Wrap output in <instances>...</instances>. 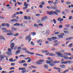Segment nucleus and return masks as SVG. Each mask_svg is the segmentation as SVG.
Returning <instances> with one entry per match:
<instances>
[{
    "label": "nucleus",
    "instance_id": "52",
    "mask_svg": "<svg viewBox=\"0 0 73 73\" xmlns=\"http://www.w3.org/2000/svg\"><path fill=\"white\" fill-rule=\"evenodd\" d=\"M64 33H65L68 34L69 33V31H64Z\"/></svg>",
    "mask_w": 73,
    "mask_h": 73
},
{
    "label": "nucleus",
    "instance_id": "38",
    "mask_svg": "<svg viewBox=\"0 0 73 73\" xmlns=\"http://www.w3.org/2000/svg\"><path fill=\"white\" fill-rule=\"evenodd\" d=\"M69 69H67L66 70H65V71H64L62 72V73H65V72H69Z\"/></svg>",
    "mask_w": 73,
    "mask_h": 73
},
{
    "label": "nucleus",
    "instance_id": "14",
    "mask_svg": "<svg viewBox=\"0 0 73 73\" xmlns=\"http://www.w3.org/2000/svg\"><path fill=\"white\" fill-rule=\"evenodd\" d=\"M60 67V68H66V66L65 65H60L59 66Z\"/></svg>",
    "mask_w": 73,
    "mask_h": 73
},
{
    "label": "nucleus",
    "instance_id": "3",
    "mask_svg": "<svg viewBox=\"0 0 73 73\" xmlns=\"http://www.w3.org/2000/svg\"><path fill=\"white\" fill-rule=\"evenodd\" d=\"M61 56L62 57H64V60H70L71 59L70 57H67L66 55H62Z\"/></svg>",
    "mask_w": 73,
    "mask_h": 73
},
{
    "label": "nucleus",
    "instance_id": "34",
    "mask_svg": "<svg viewBox=\"0 0 73 73\" xmlns=\"http://www.w3.org/2000/svg\"><path fill=\"white\" fill-rule=\"evenodd\" d=\"M54 69L56 70H61V69L60 68H54Z\"/></svg>",
    "mask_w": 73,
    "mask_h": 73
},
{
    "label": "nucleus",
    "instance_id": "43",
    "mask_svg": "<svg viewBox=\"0 0 73 73\" xmlns=\"http://www.w3.org/2000/svg\"><path fill=\"white\" fill-rule=\"evenodd\" d=\"M0 57H1V58H4V56L3 55H1L0 56Z\"/></svg>",
    "mask_w": 73,
    "mask_h": 73
},
{
    "label": "nucleus",
    "instance_id": "12",
    "mask_svg": "<svg viewBox=\"0 0 73 73\" xmlns=\"http://www.w3.org/2000/svg\"><path fill=\"white\" fill-rule=\"evenodd\" d=\"M53 62V60H50V61H49V60H47L46 61V63H47V64H50V62Z\"/></svg>",
    "mask_w": 73,
    "mask_h": 73
},
{
    "label": "nucleus",
    "instance_id": "1",
    "mask_svg": "<svg viewBox=\"0 0 73 73\" xmlns=\"http://www.w3.org/2000/svg\"><path fill=\"white\" fill-rule=\"evenodd\" d=\"M55 11H56V12L55 11H50V12H48L47 14H48V15H52V14H55V15H58V13H60L61 10L57 9L55 10Z\"/></svg>",
    "mask_w": 73,
    "mask_h": 73
},
{
    "label": "nucleus",
    "instance_id": "44",
    "mask_svg": "<svg viewBox=\"0 0 73 73\" xmlns=\"http://www.w3.org/2000/svg\"><path fill=\"white\" fill-rule=\"evenodd\" d=\"M26 71L27 70H23L21 72L22 73H25Z\"/></svg>",
    "mask_w": 73,
    "mask_h": 73
},
{
    "label": "nucleus",
    "instance_id": "59",
    "mask_svg": "<svg viewBox=\"0 0 73 73\" xmlns=\"http://www.w3.org/2000/svg\"><path fill=\"white\" fill-rule=\"evenodd\" d=\"M22 49L23 50H27V48L26 47H24L23 49Z\"/></svg>",
    "mask_w": 73,
    "mask_h": 73
},
{
    "label": "nucleus",
    "instance_id": "51",
    "mask_svg": "<svg viewBox=\"0 0 73 73\" xmlns=\"http://www.w3.org/2000/svg\"><path fill=\"white\" fill-rule=\"evenodd\" d=\"M62 13L64 15H65V12L64 11H62Z\"/></svg>",
    "mask_w": 73,
    "mask_h": 73
},
{
    "label": "nucleus",
    "instance_id": "61",
    "mask_svg": "<svg viewBox=\"0 0 73 73\" xmlns=\"http://www.w3.org/2000/svg\"><path fill=\"white\" fill-rule=\"evenodd\" d=\"M8 51H9V52H12V51L11 50V49L10 48H9L8 49Z\"/></svg>",
    "mask_w": 73,
    "mask_h": 73
},
{
    "label": "nucleus",
    "instance_id": "40",
    "mask_svg": "<svg viewBox=\"0 0 73 73\" xmlns=\"http://www.w3.org/2000/svg\"><path fill=\"white\" fill-rule=\"evenodd\" d=\"M23 65L24 66H25V67H27V64L24 63L23 64Z\"/></svg>",
    "mask_w": 73,
    "mask_h": 73
},
{
    "label": "nucleus",
    "instance_id": "64",
    "mask_svg": "<svg viewBox=\"0 0 73 73\" xmlns=\"http://www.w3.org/2000/svg\"><path fill=\"white\" fill-rule=\"evenodd\" d=\"M31 62V59H29L27 61L28 62Z\"/></svg>",
    "mask_w": 73,
    "mask_h": 73
},
{
    "label": "nucleus",
    "instance_id": "23",
    "mask_svg": "<svg viewBox=\"0 0 73 73\" xmlns=\"http://www.w3.org/2000/svg\"><path fill=\"white\" fill-rule=\"evenodd\" d=\"M27 3V2H25L24 3V5L26 7H28V4L27 3L26 5V4Z\"/></svg>",
    "mask_w": 73,
    "mask_h": 73
},
{
    "label": "nucleus",
    "instance_id": "32",
    "mask_svg": "<svg viewBox=\"0 0 73 73\" xmlns=\"http://www.w3.org/2000/svg\"><path fill=\"white\" fill-rule=\"evenodd\" d=\"M17 29V28H13L12 29V30L14 31H16Z\"/></svg>",
    "mask_w": 73,
    "mask_h": 73
},
{
    "label": "nucleus",
    "instance_id": "8",
    "mask_svg": "<svg viewBox=\"0 0 73 73\" xmlns=\"http://www.w3.org/2000/svg\"><path fill=\"white\" fill-rule=\"evenodd\" d=\"M1 30H2L3 31H3V32L4 33H6L7 32V28L5 27H3L1 29Z\"/></svg>",
    "mask_w": 73,
    "mask_h": 73
},
{
    "label": "nucleus",
    "instance_id": "54",
    "mask_svg": "<svg viewBox=\"0 0 73 73\" xmlns=\"http://www.w3.org/2000/svg\"><path fill=\"white\" fill-rule=\"evenodd\" d=\"M73 19V17L72 16H70L69 17V20H71V19Z\"/></svg>",
    "mask_w": 73,
    "mask_h": 73
},
{
    "label": "nucleus",
    "instance_id": "47",
    "mask_svg": "<svg viewBox=\"0 0 73 73\" xmlns=\"http://www.w3.org/2000/svg\"><path fill=\"white\" fill-rule=\"evenodd\" d=\"M39 26H41L42 27H43L44 25L42 24V23H40L38 25Z\"/></svg>",
    "mask_w": 73,
    "mask_h": 73
},
{
    "label": "nucleus",
    "instance_id": "31",
    "mask_svg": "<svg viewBox=\"0 0 73 73\" xmlns=\"http://www.w3.org/2000/svg\"><path fill=\"white\" fill-rule=\"evenodd\" d=\"M31 34L33 36H35V35H36V33L35 32H33V33H31Z\"/></svg>",
    "mask_w": 73,
    "mask_h": 73
},
{
    "label": "nucleus",
    "instance_id": "37",
    "mask_svg": "<svg viewBox=\"0 0 73 73\" xmlns=\"http://www.w3.org/2000/svg\"><path fill=\"white\" fill-rule=\"evenodd\" d=\"M65 27L66 28H69L70 27V25H66Z\"/></svg>",
    "mask_w": 73,
    "mask_h": 73
},
{
    "label": "nucleus",
    "instance_id": "49",
    "mask_svg": "<svg viewBox=\"0 0 73 73\" xmlns=\"http://www.w3.org/2000/svg\"><path fill=\"white\" fill-rule=\"evenodd\" d=\"M26 62V61L25 60H22L21 61V63L22 64H23V63H24L25 62Z\"/></svg>",
    "mask_w": 73,
    "mask_h": 73
},
{
    "label": "nucleus",
    "instance_id": "16",
    "mask_svg": "<svg viewBox=\"0 0 73 73\" xmlns=\"http://www.w3.org/2000/svg\"><path fill=\"white\" fill-rule=\"evenodd\" d=\"M72 62L70 60H67L66 61V64H71V63H72Z\"/></svg>",
    "mask_w": 73,
    "mask_h": 73
},
{
    "label": "nucleus",
    "instance_id": "5",
    "mask_svg": "<svg viewBox=\"0 0 73 73\" xmlns=\"http://www.w3.org/2000/svg\"><path fill=\"white\" fill-rule=\"evenodd\" d=\"M31 39H32L31 38H30V36H29V35L27 36L26 37V40H28V42H31Z\"/></svg>",
    "mask_w": 73,
    "mask_h": 73
},
{
    "label": "nucleus",
    "instance_id": "50",
    "mask_svg": "<svg viewBox=\"0 0 73 73\" xmlns=\"http://www.w3.org/2000/svg\"><path fill=\"white\" fill-rule=\"evenodd\" d=\"M72 45H73V44L71 43L69 45H68V47H70V48L72 47Z\"/></svg>",
    "mask_w": 73,
    "mask_h": 73
},
{
    "label": "nucleus",
    "instance_id": "30",
    "mask_svg": "<svg viewBox=\"0 0 73 73\" xmlns=\"http://www.w3.org/2000/svg\"><path fill=\"white\" fill-rule=\"evenodd\" d=\"M48 3L49 4H50L51 3V4H53V0L52 1V2L50 1H49L48 2Z\"/></svg>",
    "mask_w": 73,
    "mask_h": 73
},
{
    "label": "nucleus",
    "instance_id": "20",
    "mask_svg": "<svg viewBox=\"0 0 73 73\" xmlns=\"http://www.w3.org/2000/svg\"><path fill=\"white\" fill-rule=\"evenodd\" d=\"M49 65L50 66H54L55 65L54 63H51V62H50V63Z\"/></svg>",
    "mask_w": 73,
    "mask_h": 73
},
{
    "label": "nucleus",
    "instance_id": "53",
    "mask_svg": "<svg viewBox=\"0 0 73 73\" xmlns=\"http://www.w3.org/2000/svg\"><path fill=\"white\" fill-rule=\"evenodd\" d=\"M5 23H3L1 24V26L2 27H4L5 26Z\"/></svg>",
    "mask_w": 73,
    "mask_h": 73
},
{
    "label": "nucleus",
    "instance_id": "42",
    "mask_svg": "<svg viewBox=\"0 0 73 73\" xmlns=\"http://www.w3.org/2000/svg\"><path fill=\"white\" fill-rule=\"evenodd\" d=\"M52 39V40H54V39H57L56 37H53L51 38Z\"/></svg>",
    "mask_w": 73,
    "mask_h": 73
},
{
    "label": "nucleus",
    "instance_id": "9",
    "mask_svg": "<svg viewBox=\"0 0 73 73\" xmlns=\"http://www.w3.org/2000/svg\"><path fill=\"white\" fill-rule=\"evenodd\" d=\"M35 64H38V65H41L42 64V63L41 62L40 60L39 61H36L35 62Z\"/></svg>",
    "mask_w": 73,
    "mask_h": 73
},
{
    "label": "nucleus",
    "instance_id": "22",
    "mask_svg": "<svg viewBox=\"0 0 73 73\" xmlns=\"http://www.w3.org/2000/svg\"><path fill=\"white\" fill-rule=\"evenodd\" d=\"M0 39L1 40H5V38H4V36H0Z\"/></svg>",
    "mask_w": 73,
    "mask_h": 73
},
{
    "label": "nucleus",
    "instance_id": "29",
    "mask_svg": "<svg viewBox=\"0 0 73 73\" xmlns=\"http://www.w3.org/2000/svg\"><path fill=\"white\" fill-rule=\"evenodd\" d=\"M37 56H41V57H42L43 56V55L41 54H35Z\"/></svg>",
    "mask_w": 73,
    "mask_h": 73
},
{
    "label": "nucleus",
    "instance_id": "7",
    "mask_svg": "<svg viewBox=\"0 0 73 73\" xmlns=\"http://www.w3.org/2000/svg\"><path fill=\"white\" fill-rule=\"evenodd\" d=\"M60 35H58L57 36L59 38H63V36H64V34L61 33L60 34Z\"/></svg>",
    "mask_w": 73,
    "mask_h": 73
},
{
    "label": "nucleus",
    "instance_id": "60",
    "mask_svg": "<svg viewBox=\"0 0 73 73\" xmlns=\"http://www.w3.org/2000/svg\"><path fill=\"white\" fill-rule=\"evenodd\" d=\"M59 33H60V32H56L55 33V35H58V34H59Z\"/></svg>",
    "mask_w": 73,
    "mask_h": 73
},
{
    "label": "nucleus",
    "instance_id": "58",
    "mask_svg": "<svg viewBox=\"0 0 73 73\" xmlns=\"http://www.w3.org/2000/svg\"><path fill=\"white\" fill-rule=\"evenodd\" d=\"M15 69V68L13 67H11L10 68V70H12V69Z\"/></svg>",
    "mask_w": 73,
    "mask_h": 73
},
{
    "label": "nucleus",
    "instance_id": "28",
    "mask_svg": "<svg viewBox=\"0 0 73 73\" xmlns=\"http://www.w3.org/2000/svg\"><path fill=\"white\" fill-rule=\"evenodd\" d=\"M7 54H8V55H9L10 56H11V55H12V52H7Z\"/></svg>",
    "mask_w": 73,
    "mask_h": 73
},
{
    "label": "nucleus",
    "instance_id": "63",
    "mask_svg": "<svg viewBox=\"0 0 73 73\" xmlns=\"http://www.w3.org/2000/svg\"><path fill=\"white\" fill-rule=\"evenodd\" d=\"M69 39L70 40H72V39H73V37L72 36V37H69Z\"/></svg>",
    "mask_w": 73,
    "mask_h": 73
},
{
    "label": "nucleus",
    "instance_id": "21",
    "mask_svg": "<svg viewBox=\"0 0 73 73\" xmlns=\"http://www.w3.org/2000/svg\"><path fill=\"white\" fill-rule=\"evenodd\" d=\"M19 57H23L24 58L25 57H26V56L25 55H24L22 54V55H19Z\"/></svg>",
    "mask_w": 73,
    "mask_h": 73
},
{
    "label": "nucleus",
    "instance_id": "41",
    "mask_svg": "<svg viewBox=\"0 0 73 73\" xmlns=\"http://www.w3.org/2000/svg\"><path fill=\"white\" fill-rule=\"evenodd\" d=\"M61 17L58 18V21L60 22V21H61Z\"/></svg>",
    "mask_w": 73,
    "mask_h": 73
},
{
    "label": "nucleus",
    "instance_id": "18",
    "mask_svg": "<svg viewBox=\"0 0 73 73\" xmlns=\"http://www.w3.org/2000/svg\"><path fill=\"white\" fill-rule=\"evenodd\" d=\"M17 15V14L15 13L11 17L12 18H15L16 17V15Z\"/></svg>",
    "mask_w": 73,
    "mask_h": 73
},
{
    "label": "nucleus",
    "instance_id": "13",
    "mask_svg": "<svg viewBox=\"0 0 73 73\" xmlns=\"http://www.w3.org/2000/svg\"><path fill=\"white\" fill-rule=\"evenodd\" d=\"M50 8L51 9H57V7L52 6H51Z\"/></svg>",
    "mask_w": 73,
    "mask_h": 73
},
{
    "label": "nucleus",
    "instance_id": "62",
    "mask_svg": "<svg viewBox=\"0 0 73 73\" xmlns=\"http://www.w3.org/2000/svg\"><path fill=\"white\" fill-rule=\"evenodd\" d=\"M21 70H25V67L22 68Z\"/></svg>",
    "mask_w": 73,
    "mask_h": 73
},
{
    "label": "nucleus",
    "instance_id": "4",
    "mask_svg": "<svg viewBox=\"0 0 73 73\" xmlns=\"http://www.w3.org/2000/svg\"><path fill=\"white\" fill-rule=\"evenodd\" d=\"M15 44L14 42L11 43L10 44V48L11 49L13 50L14 49V47H15Z\"/></svg>",
    "mask_w": 73,
    "mask_h": 73
},
{
    "label": "nucleus",
    "instance_id": "17",
    "mask_svg": "<svg viewBox=\"0 0 73 73\" xmlns=\"http://www.w3.org/2000/svg\"><path fill=\"white\" fill-rule=\"evenodd\" d=\"M49 55L50 56H56V54H52V53H49Z\"/></svg>",
    "mask_w": 73,
    "mask_h": 73
},
{
    "label": "nucleus",
    "instance_id": "19",
    "mask_svg": "<svg viewBox=\"0 0 73 73\" xmlns=\"http://www.w3.org/2000/svg\"><path fill=\"white\" fill-rule=\"evenodd\" d=\"M20 24L18 23H16L14 25V26H20Z\"/></svg>",
    "mask_w": 73,
    "mask_h": 73
},
{
    "label": "nucleus",
    "instance_id": "33",
    "mask_svg": "<svg viewBox=\"0 0 73 73\" xmlns=\"http://www.w3.org/2000/svg\"><path fill=\"white\" fill-rule=\"evenodd\" d=\"M5 25L6 26V27H7L8 28L9 27V26H10V25L9 24H8V23H6L5 24Z\"/></svg>",
    "mask_w": 73,
    "mask_h": 73
},
{
    "label": "nucleus",
    "instance_id": "35",
    "mask_svg": "<svg viewBox=\"0 0 73 73\" xmlns=\"http://www.w3.org/2000/svg\"><path fill=\"white\" fill-rule=\"evenodd\" d=\"M19 35V33H16L14 36L15 37H16V36H18Z\"/></svg>",
    "mask_w": 73,
    "mask_h": 73
},
{
    "label": "nucleus",
    "instance_id": "36",
    "mask_svg": "<svg viewBox=\"0 0 73 73\" xmlns=\"http://www.w3.org/2000/svg\"><path fill=\"white\" fill-rule=\"evenodd\" d=\"M61 64H66V61H63L61 62Z\"/></svg>",
    "mask_w": 73,
    "mask_h": 73
},
{
    "label": "nucleus",
    "instance_id": "24",
    "mask_svg": "<svg viewBox=\"0 0 73 73\" xmlns=\"http://www.w3.org/2000/svg\"><path fill=\"white\" fill-rule=\"evenodd\" d=\"M54 63V64H57L58 63H60V62L58 61V62H57V61H54V62H52Z\"/></svg>",
    "mask_w": 73,
    "mask_h": 73
},
{
    "label": "nucleus",
    "instance_id": "55",
    "mask_svg": "<svg viewBox=\"0 0 73 73\" xmlns=\"http://www.w3.org/2000/svg\"><path fill=\"white\" fill-rule=\"evenodd\" d=\"M18 47L17 46H16L15 47L14 50H16V49Z\"/></svg>",
    "mask_w": 73,
    "mask_h": 73
},
{
    "label": "nucleus",
    "instance_id": "26",
    "mask_svg": "<svg viewBox=\"0 0 73 73\" xmlns=\"http://www.w3.org/2000/svg\"><path fill=\"white\" fill-rule=\"evenodd\" d=\"M44 67L47 69L48 68V66L47 64H45L44 65Z\"/></svg>",
    "mask_w": 73,
    "mask_h": 73
},
{
    "label": "nucleus",
    "instance_id": "27",
    "mask_svg": "<svg viewBox=\"0 0 73 73\" xmlns=\"http://www.w3.org/2000/svg\"><path fill=\"white\" fill-rule=\"evenodd\" d=\"M58 2H55L53 3V4H54V5H55V6L56 7H57V5H56V4H58Z\"/></svg>",
    "mask_w": 73,
    "mask_h": 73
},
{
    "label": "nucleus",
    "instance_id": "2",
    "mask_svg": "<svg viewBox=\"0 0 73 73\" xmlns=\"http://www.w3.org/2000/svg\"><path fill=\"white\" fill-rule=\"evenodd\" d=\"M12 30H7L6 31V32H9V33H10L7 34V36H14V35H15V34L11 33L12 32Z\"/></svg>",
    "mask_w": 73,
    "mask_h": 73
},
{
    "label": "nucleus",
    "instance_id": "45",
    "mask_svg": "<svg viewBox=\"0 0 73 73\" xmlns=\"http://www.w3.org/2000/svg\"><path fill=\"white\" fill-rule=\"evenodd\" d=\"M20 52V50H19L17 51H16V53L18 54Z\"/></svg>",
    "mask_w": 73,
    "mask_h": 73
},
{
    "label": "nucleus",
    "instance_id": "6",
    "mask_svg": "<svg viewBox=\"0 0 73 73\" xmlns=\"http://www.w3.org/2000/svg\"><path fill=\"white\" fill-rule=\"evenodd\" d=\"M54 42H55V43H56V44H53L52 45V46H57L58 45V42H57V40H54Z\"/></svg>",
    "mask_w": 73,
    "mask_h": 73
},
{
    "label": "nucleus",
    "instance_id": "11",
    "mask_svg": "<svg viewBox=\"0 0 73 73\" xmlns=\"http://www.w3.org/2000/svg\"><path fill=\"white\" fill-rule=\"evenodd\" d=\"M55 53L59 57H61L62 56V54H60V53H59V52H55Z\"/></svg>",
    "mask_w": 73,
    "mask_h": 73
},
{
    "label": "nucleus",
    "instance_id": "15",
    "mask_svg": "<svg viewBox=\"0 0 73 73\" xmlns=\"http://www.w3.org/2000/svg\"><path fill=\"white\" fill-rule=\"evenodd\" d=\"M47 18V16H45L43 17L42 18V19L41 20L42 21H44Z\"/></svg>",
    "mask_w": 73,
    "mask_h": 73
},
{
    "label": "nucleus",
    "instance_id": "48",
    "mask_svg": "<svg viewBox=\"0 0 73 73\" xmlns=\"http://www.w3.org/2000/svg\"><path fill=\"white\" fill-rule=\"evenodd\" d=\"M53 21L54 24H56V20L55 19H54L53 20Z\"/></svg>",
    "mask_w": 73,
    "mask_h": 73
},
{
    "label": "nucleus",
    "instance_id": "25",
    "mask_svg": "<svg viewBox=\"0 0 73 73\" xmlns=\"http://www.w3.org/2000/svg\"><path fill=\"white\" fill-rule=\"evenodd\" d=\"M34 27H36V28H38V25L35 23L34 24Z\"/></svg>",
    "mask_w": 73,
    "mask_h": 73
},
{
    "label": "nucleus",
    "instance_id": "10",
    "mask_svg": "<svg viewBox=\"0 0 73 73\" xmlns=\"http://www.w3.org/2000/svg\"><path fill=\"white\" fill-rule=\"evenodd\" d=\"M25 52L26 53H29V54H31V55H33V54H34L35 53L32 52H29L28 50H27L26 51H25Z\"/></svg>",
    "mask_w": 73,
    "mask_h": 73
},
{
    "label": "nucleus",
    "instance_id": "46",
    "mask_svg": "<svg viewBox=\"0 0 73 73\" xmlns=\"http://www.w3.org/2000/svg\"><path fill=\"white\" fill-rule=\"evenodd\" d=\"M24 19H25V20H27V19H28V17H27V16H24Z\"/></svg>",
    "mask_w": 73,
    "mask_h": 73
},
{
    "label": "nucleus",
    "instance_id": "57",
    "mask_svg": "<svg viewBox=\"0 0 73 73\" xmlns=\"http://www.w3.org/2000/svg\"><path fill=\"white\" fill-rule=\"evenodd\" d=\"M13 60V58H11L9 60V61L11 62H12Z\"/></svg>",
    "mask_w": 73,
    "mask_h": 73
},
{
    "label": "nucleus",
    "instance_id": "39",
    "mask_svg": "<svg viewBox=\"0 0 73 73\" xmlns=\"http://www.w3.org/2000/svg\"><path fill=\"white\" fill-rule=\"evenodd\" d=\"M52 38H47V40H49V41H52Z\"/></svg>",
    "mask_w": 73,
    "mask_h": 73
},
{
    "label": "nucleus",
    "instance_id": "56",
    "mask_svg": "<svg viewBox=\"0 0 73 73\" xmlns=\"http://www.w3.org/2000/svg\"><path fill=\"white\" fill-rule=\"evenodd\" d=\"M62 27H63L62 25H60L59 26V28H62Z\"/></svg>",
    "mask_w": 73,
    "mask_h": 73
}]
</instances>
